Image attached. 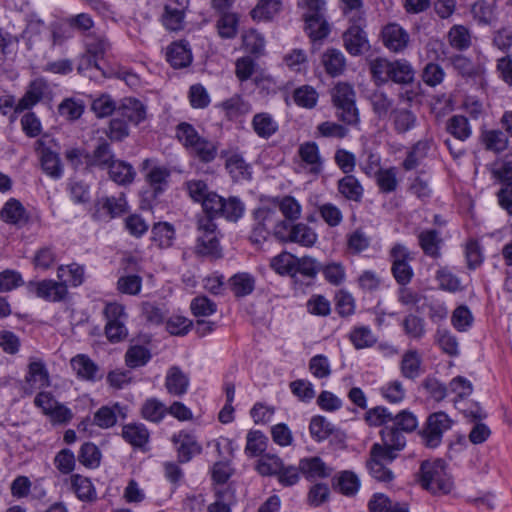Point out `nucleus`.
I'll use <instances>...</instances> for the list:
<instances>
[{"label": "nucleus", "mask_w": 512, "mask_h": 512, "mask_svg": "<svg viewBox=\"0 0 512 512\" xmlns=\"http://www.w3.org/2000/svg\"><path fill=\"white\" fill-rule=\"evenodd\" d=\"M299 470L308 480L326 478L332 473V468L317 456L301 459L299 461Z\"/></svg>", "instance_id": "nucleus-22"}, {"label": "nucleus", "mask_w": 512, "mask_h": 512, "mask_svg": "<svg viewBox=\"0 0 512 512\" xmlns=\"http://www.w3.org/2000/svg\"><path fill=\"white\" fill-rule=\"evenodd\" d=\"M331 99L336 108V117L345 125L358 126L359 110L356 107V92L347 82H338L331 90Z\"/></svg>", "instance_id": "nucleus-2"}, {"label": "nucleus", "mask_w": 512, "mask_h": 512, "mask_svg": "<svg viewBox=\"0 0 512 512\" xmlns=\"http://www.w3.org/2000/svg\"><path fill=\"white\" fill-rule=\"evenodd\" d=\"M336 488L345 496H354L360 488V480L352 471H342L336 478Z\"/></svg>", "instance_id": "nucleus-49"}, {"label": "nucleus", "mask_w": 512, "mask_h": 512, "mask_svg": "<svg viewBox=\"0 0 512 512\" xmlns=\"http://www.w3.org/2000/svg\"><path fill=\"white\" fill-rule=\"evenodd\" d=\"M49 386L50 376L45 363L40 359H31L25 376L24 392L31 395Z\"/></svg>", "instance_id": "nucleus-11"}, {"label": "nucleus", "mask_w": 512, "mask_h": 512, "mask_svg": "<svg viewBox=\"0 0 512 512\" xmlns=\"http://www.w3.org/2000/svg\"><path fill=\"white\" fill-rule=\"evenodd\" d=\"M151 240L161 249L169 248L175 240L174 226L168 222H159L153 225Z\"/></svg>", "instance_id": "nucleus-33"}, {"label": "nucleus", "mask_w": 512, "mask_h": 512, "mask_svg": "<svg viewBox=\"0 0 512 512\" xmlns=\"http://www.w3.org/2000/svg\"><path fill=\"white\" fill-rule=\"evenodd\" d=\"M306 23V31L309 37L316 41L321 40L328 36L330 32L329 24L327 23L325 16L304 18Z\"/></svg>", "instance_id": "nucleus-53"}, {"label": "nucleus", "mask_w": 512, "mask_h": 512, "mask_svg": "<svg viewBox=\"0 0 512 512\" xmlns=\"http://www.w3.org/2000/svg\"><path fill=\"white\" fill-rule=\"evenodd\" d=\"M381 395L390 403H400L406 396V390L400 380H392L380 389Z\"/></svg>", "instance_id": "nucleus-62"}, {"label": "nucleus", "mask_w": 512, "mask_h": 512, "mask_svg": "<svg viewBox=\"0 0 512 512\" xmlns=\"http://www.w3.org/2000/svg\"><path fill=\"white\" fill-rule=\"evenodd\" d=\"M71 367L81 379L95 381L100 378L98 366L84 354H78L73 357L71 359Z\"/></svg>", "instance_id": "nucleus-27"}, {"label": "nucleus", "mask_w": 512, "mask_h": 512, "mask_svg": "<svg viewBox=\"0 0 512 512\" xmlns=\"http://www.w3.org/2000/svg\"><path fill=\"white\" fill-rule=\"evenodd\" d=\"M389 120L393 131L398 135L414 130L419 124L416 113L408 107L393 108L389 114Z\"/></svg>", "instance_id": "nucleus-16"}, {"label": "nucleus", "mask_w": 512, "mask_h": 512, "mask_svg": "<svg viewBox=\"0 0 512 512\" xmlns=\"http://www.w3.org/2000/svg\"><path fill=\"white\" fill-rule=\"evenodd\" d=\"M167 413L165 405L156 398L147 399L142 408V417L150 422H160Z\"/></svg>", "instance_id": "nucleus-52"}, {"label": "nucleus", "mask_w": 512, "mask_h": 512, "mask_svg": "<svg viewBox=\"0 0 512 512\" xmlns=\"http://www.w3.org/2000/svg\"><path fill=\"white\" fill-rule=\"evenodd\" d=\"M166 58L174 68H183L190 65L192 53L186 42H174L167 48Z\"/></svg>", "instance_id": "nucleus-26"}, {"label": "nucleus", "mask_w": 512, "mask_h": 512, "mask_svg": "<svg viewBox=\"0 0 512 512\" xmlns=\"http://www.w3.org/2000/svg\"><path fill=\"white\" fill-rule=\"evenodd\" d=\"M142 170L146 171L145 180L154 194L162 193L168 184L171 175L170 170L165 166L153 164L151 159H145L142 162Z\"/></svg>", "instance_id": "nucleus-15"}, {"label": "nucleus", "mask_w": 512, "mask_h": 512, "mask_svg": "<svg viewBox=\"0 0 512 512\" xmlns=\"http://www.w3.org/2000/svg\"><path fill=\"white\" fill-rule=\"evenodd\" d=\"M197 250L202 255L220 256V245L216 224L210 217H200L197 222Z\"/></svg>", "instance_id": "nucleus-7"}, {"label": "nucleus", "mask_w": 512, "mask_h": 512, "mask_svg": "<svg viewBox=\"0 0 512 512\" xmlns=\"http://www.w3.org/2000/svg\"><path fill=\"white\" fill-rule=\"evenodd\" d=\"M297 154L300 158L299 168L306 174L317 177L323 171V159L316 142L307 141L299 145Z\"/></svg>", "instance_id": "nucleus-10"}, {"label": "nucleus", "mask_w": 512, "mask_h": 512, "mask_svg": "<svg viewBox=\"0 0 512 512\" xmlns=\"http://www.w3.org/2000/svg\"><path fill=\"white\" fill-rule=\"evenodd\" d=\"M85 109L84 102L80 99L65 98L58 106V113L69 121L79 119Z\"/></svg>", "instance_id": "nucleus-51"}, {"label": "nucleus", "mask_w": 512, "mask_h": 512, "mask_svg": "<svg viewBox=\"0 0 512 512\" xmlns=\"http://www.w3.org/2000/svg\"><path fill=\"white\" fill-rule=\"evenodd\" d=\"M453 420L443 411L434 412L428 416L421 433L425 446L435 448L442 442L443 434L450 430Z\"/></svg>", "instance_id": "nucleus-6"}, {"label": "nucleus", "mask_w": 512, "mask_h": 512, "mask_svg": "<svg viewBox=\"0 0 512 512\" xmlns=\"http://www.w3.org/2000/svg\"><path fill=\"white\" fill-rule=\"evenodd\" d=\"M338 191L347 200L360 202L363 197V187L353 175H346L338 181Z\"/></svg>", "instance_id": "nucleus-36"}, {"label": "nucleus", "mask_w": 512, "mask_h": 512, "mask_svg": "<svg viewBox=\"0 0 512 512\" xmlns=\"http://www.w3.org/2000/svg\"><path fill=\"white\" fill-rule=\"evenodd\" d=\"M128 122L116 112L110 120L108 130L106 132L108 138L112 141H121L129 135Z\"/></svg>", "instance_id": "nucleus-64"}, {"label": "nucleus", "mask_w": 512, "mask_h": 512, "mask_svg": "<svg viewBox=\"0 0 512 512\" xmlns=\"http://www.w3.org/2000/svg\"><path fill=\"white\" fill-rule=\"evenodd\" d=\"M229 285L236 297H244L254 290L255 279L249 273H237L229 279Z\"/></svg>", "instance_id": "nucleus-40"}, {"label": "nucleus", "mask_w": 512, "mask_h": 512, "mask_svg": "<svg viewBox=\"0 0 512 512\" xmlns=\"http://www.w3.org/2000/svg\"><path fill=\"white\" fill-rule=\"evenodd\" d=\"M226 169L236 181L249 179L251 176L250 166L239 154H232L227 158Z\"/></svg>", "instance_id": "nucleus-47"}, {"label": "nucleus", "mask_w": 512, "mask_h": 512, "mask_svg": "<svg viewBox=\"0 0 512 512\" xmlns=\"http://www.w3.org/2000/svg\"><path fill=\"white\" fill-rule=\"evenodd\" d=\"M309 432L314 440L320 442L327 439L334 432V425L325 417L317 415L310 421Z\"/></svg>", "instance_id": "nucleus-50"}, {"label": "nucleus", "mask_w": 512, "mask_h": 512, "mask_svg": "<svg viewBox=\"0 0 512 512\" xmlns=\"http://www.w3.org/2000/svg\"><path fill=\"white\" fill-rule=\"evenodd\" d=\"M392 426H385L382 430L391 429L405 438L403 433L413 432L418 427L417 417L408 410H403L392 417Z\"/></svg>", "instance_id": "nucleus-37"}, {"label": "nucleus", "mask_w": 512, "mask_h": 512, "mask_svg": "<svg viewBox=\"0 0 512 512\" xmlns=\"http://www.w3.org/2000/svg\"><path fill=\"white\" fill-rule=\"evenodd\" d=\"M45 85L41 81H33L23 97L15 105V113L29 110L35 106L43 97Z\"/></svg>", "instance_id": "nucleus-34"}, {"label": "nucleus", "mask_w": 512, "mask_h": 512, "mask_svg": "<svg viewBox=\"0 0 512 512\" xmlns=\"http://www.w3.org/2000/svg\"><path fill=\"white\" fill-rule=\"evenodd\" d=\"M30 292L34 293L38 298L49 302H60L64 300L68 294V288L65 283L51 279H44L28 284Z\"/></svg>", "instance_id": "nucleus-12"}, {"label": "nucleus", "mask_w": 512, "mask_h": 512, "mask_svg": "<svg viewBox=\"0 0 512 512\" xmlns=\"http://www.w3.org/2000/svg\"><path fill=\"white\" fill-rule=\"evenodd\" d=\"M116 112L128 123L138 125L146 118V107L135 98H125Z\"/></svg>", "instance_id": "nucleus-23"}, {"label": "nucleus", "mask_w": 512, "mask_h": 512, "mask_svg": "<svg viewBox=\"0 0 512 512\" xmlns=\"http://www.w3.org/2000/svg\"><path fill=\"white\" fill-rule=\"evenodd\" d=\"M381 35L384 46L395 53L402 52L410 41L407 31L397 23L385 25Z\"/></svg>", "instance_id": "nucleus-14"}, {"label": "nucleus", "mask_w": 512, "mask_h": 512, "mask_svg": "<svg viewBox=\"0 0 512 512\" xmlns=\"http://www.w3.org/2000/svg\"><path fill=\"white\" fill-rule=\"evenodd\" d=\"M277 239L283 242H293L301 246L311 247L317 241L316 232L305 223L280 226L277 230Z\"/></svg>", "instance_id": "nucleus-9"}, {"label": "nucleus", "mask_w": 512, "mask_h": 512, "mask_svg": "<svg viewBox=\"0 0 512 512\" xmlns=\"http://www.w3.org/2000/svg\"><path fill=\"white\" fill-rule=\"evenodd\" d=\"M392 62L385 58H375L369 63V70L374 82L382 85L390 81Z\"/></svg>", "instance_id": "nucleus-45"}, {"label": "nucleus", "mask_w": 512, "mask_h": 512, "mask_svg": "<svg viewBox=\"0 0 512 512\" xmlns=\"http://www.w3.org/2000/svg\"><path fill=\"white\" fill-rule=\"evenodd\" d=\"M253 217L251 239L257 243L265 240L271 233L277 238V230L287 223L279 218L275 209L266 206L256 209Z\"/></svg>", "instance_id": "nucleus-4"}, {"label": "nucleus", "mask_w": 512, "mask_h": 512, "mask_svg": "<svg viewBox=\"0 0 512 512\" xmlns=\"http://www.w3.org/2000/svg\"><path fill=\"white\" fill-rule=\"evenodd\" d=\"M126 417L127 407H124L119 403H114L111 406L100 407L94 413L93 424L102 429H108L117 423L118 418L124 419Z\"/></svg>", "instance_id": "nucleus-19"}, {"label": "nucleus", "mask_w": 512, "mask_h": 512, "mask_svg": "<svg viewBox=\"0 0 512 512\" xmlns=\"http://www.w3.org/2000/svg\"><path fill=\"white\" fill-rule=\"evenodd\" d=\"M435 149V141L432 137H425L418 140L407 152V156L402 163L406 171L416 169L422 162L428 158Z\"/></svg>", "instance_id": "nucleus-13"}, {"label": "nucleus", "mask_w": 512, "mask_h": 512, "mask_svg": "<svg viewBox=\"0 0 512 512\" xmlns=\"http://www.w3.org/2000/svg\"><path fill=\"white\" fill-rule=\"evenodd\" d=\"M351 26L343 34V44L346 51L352 56L362 55L370 48L365 31L362 29L364 18H350Z\"/></svg>", "instance_id": "nucleus-8"}, {"label": "nucleus", "mask_w": 512, "mask_h": 512, "mask_svg": "<svg viewBox=\"0 0 512 512\" xmlns=\"http://www.w3.org/2000/svg\"><path fill=\"white\" fill-rule=\"evenodd\" d=\"M321 64L329 76L338 77L345 72L347 61L342 51L336 48H329L321 55Z\"/></svg>", "instance_id": "nucleus-21"}, {"label": "nucleus", "mask_w": 512, "mask_h": 512, "mask_svg": "<svg viewBox=\"0 0 512 512\" xmlns=\"http://www.w3.org/2000/svg\"><path fill=\"white\" fill-rule=\"evenodd\" d=\"M188 0H169L164 7L163 25L171 31H179L184 25L185 9Z\"/></svg>", "instance_id": "nucleus-17"}, {"label": "nucleus", "mask_w": 512, "mask_h": 512, "mask_svg": "<svg viewBox=\"0 0 512 512\" xmlns=\"http://www.w3.org/2000/svg\"><path fill=\"white\" fill-rule=\"evenodd\" d=\"M85 268L83 265L71 263L68 265H60L57 269V278L72 287H78L84 282Z\"/></svg>", "instance_id": "nucleus-29"}, {"label": "nucleus", "mask_w": 512, "mask_h": 512, "mask_svg": "<svg viewBox=\"0 0 512 512\" xmlns=\"http://www.w3.org/2000/svg\"><path fill=\"white\" fill-rule=\"evenodd\" d=\"M275 203L285 219L296 221L301 217L302 206L294 197L284 196L277 198Z\"/></svg>", "instance_id": "nucleus-54"}, {"label": "nucleus", "mask_w": 512, "mask_h": 512, "mask_svg": "<svg viewBox=\"0 0 512 512\" xmlns=\"http://www.w3.org/2000/svg\"><path fill=\"white\" fill-rule=\"evenodd\" d=\"M115 161L110 145L107 142H102L93 151L89 164L109 169L111 163Z\"/></svg>", "instance_id": "nucleus-57"}, {"label": "nucleus", "mask_w": 512, "mask_h": 512, "mask_svg": "<svg viewBox=\"0 0 512 512\" xmlns=\"http://www.w3.org/2000/svg\"><path fill=\"white\" fill-rule=\"evenodd\" d=\"M219 108L224 111L228 118H236L246 115L252 111L249 101L245 100L241 95L235 94L232 97L222 101Z\"/></svg>", "instance_id": "nucleus-32"}, {"label": "nucleus", "mask_w": 512, "mask_h": 512, "mask_svg": "<svg viewBox=\"0 0 512 512\" xmlns=\"http://www.w3.org/2000/svg\"><path fill=\"white\" fill-rule=\"evenodd\" d=\"M382 444L375 443L370 450L367 467L370 475L379 482L388 483L394 478L393 472L386 466L404 449L406 438L398 432L387 429L381 431Z\"/></svg>", "instance_id": "nucleus-1"}, {"label": "nucleus", "mask_w": 512, "mask_h": 512, "mask_svg": "<svg viewBox=\"0 0 512 512\" xmlns=\"http://www.w3.org/2000/svg\"><path fill=\"white\" fill-rule=\"evenodd\" d=\"M283 461L275 454L266 453L260 456L256 463V470L262 476L278 475L283 470Z\"/></svg>", "instance_id": "nucleus-43"}, {"label": "nucleus", "mask_w": 512, "mask_h": 512, "mask_svg": "<svg viewBox=\"0 0 512 512\" xmlns=\"http://www.w3.org/2000/svg\"><path fill=\"white\" fill-rule=\"evenodd\" d=\"M454 68L464 77L481 81L485 73L484 66L474 64L471 60L464 56H457L453 60Z\"/></svg>", "instance_id": "nucleus-39"}, {"label": "nucleus", "mask_w": 512, "mask_h": 512, "mask_svg": "<svg viewBox=\"0 0 512 512\" xmlns=\"http://www.w3.org/2000/svg\"><path fill=\"white\" fill-rule=\"evenodd\" d=\"M172 441L176 446L178 459L181 463L189 462L193 456L200 454L202 450L195 436L185 431L174 434Z\"/></svg>", "instance_id": "nucleus-18"}, {"label": "nucleus", "mask_w": 512, "mask_h": 512, "mask_svg": "<svg viewBox=\"0 0 512 512\" xmlns=\"http://www.w3.org/2000/svg\"><path fill=\"white\" fill-rule=\"evenodd\" d=\"M317 274L315 260L311 257H295L293 263V271L290 273V277L294 282H303V280H311Z\"/></svg>", "instance_id": "nucleus-31"}, {"label": "nucleus", "mask_w": 512, "mask_h": 512, "mask_svg": "<svg viewBox=\"0 0 512 512\" xmlns=\"http://www.w3.org/2000/svg\"><path fill=\"white\" fill-rule=\"evenodd\" d=\"M293 98L298 106L311 109L317 104L318 93L313 87L304 85L294 91Z\"/></svg>", "instance_id": "nucleus-61"}, {"label": "nucleus", "mask_w": 512, "mask_h": 512, "mask_svg": "<svg viewBox=\"0 0 512 512\" xmlns=\"http://www.w3.org/2000/svg\"><path fill=\"white\" fill-rule=\"evenodd\" d=\"M391 79L397 84H409L414 80L415 72L411 64L406 60H395L392 62Z\"/></svg>", "instance_id": "nucleus-46"}, {"label": "nucleus", "mask_w": 512, "mask_h": 512, "mask_svg": "<svg viewBox=\"0 0 512 512\" xmlns=\"http://www.w3.org/2000/svg\"><path fill=\"white\" fill-rule=\"evenodd\" d=\"M280 0H259L252 10V17L258 20H270L280 10Z\"/></svg>", "instance_id": "nucleus-60"}, {"label": "nucleus", "mask_w": 512, "mask_h": 512, "mask_svg": "<svg viewBox=\"0 0 512 512\" xmlns=\"http://www.w3.org/2000/svg\"><path fill=\"white\" fill-rule=\"evenodd\" d=\"M117 106L112 97L108 94H102L95 98L91 104V109L98 118H104L116 113Z\"/></svg>", "instance_id": "nucleus-63"}, {"label": "nucleus", "mask_w": 512, "mask_h": 512, "mask_svg": "<svg viewBox=\"0 0 512 512\" xmlns=\"http://www.w3.org/2000/svg\"><path fill=\"white\" fill-rule=\"evenodd\" d=\"M350 342L357 350L366 349L377 343V335L367 325L354 326L348 336Z\"/></svg>", "instance_id": "nucleus-28"}, {"label": "nucleus", "mask_w": 512, "mask_h": 512, "mask_svg": "<svg viewBox=\"0 0 512 512\" xmlns=\"http://www.w3.org/2000/svg\"><path fill=\"white\" fill-rule=\"evenodd\" d=\"M104 315L106 319L105 334L108 340L113 343L124 340L128 335L125 325L127 313L124 306L116 302L107 303Z\"/></svg>", "instance_id": "nucleus-5"}, {"label": "nucleus", "mask_w": 512, "mask_h": 512, "mask_svg": "<svg viewBox=\"0 0 512 512\" xmlns=\"http://www.w3.org/2000/svg\"><path fill=\"white\" fill-rule=\"evenodd\" d=\"M108 171L111 180L119 185L131 184L136 175L133 166L122 160L112 162Z\"/></svg>", "instance_id": "nucleus-35"}, {"label": "nucleus", "mask_w": 512, "mask_h": 512, "mask_svg": "<svg viewBox=\"0 0 512 512\" xmlns=\"http://www.w3.org/2000/svg\"><path fill=\"white\" fill-rule=\"evenodd\" d=\"M41 167L53 179H60L63 175V166L59 155L48 148L42 150Z\"/></svg>", "instance_id": "nucleus-38"}, {"label": "nucleus", "mask_w": 512, "mask_h": 512, "mask_svg": "<svg viewBox=\"0 0 512 512\" xmlns=\"http://www.w3.org/2000/svg\"><path fill=\"white\" fill-rule=\"evenodd\" d=\"M190 379L179 366H171L166 373L165 387L174 396L184 395L189 388Z\"/></svg>", "instance_id": "nucleus-20"}, {"label": "nucleus", "mask_w": 512, "mask_h": 512, "mask_svg": "<svg viewBox=\"0 0 512 512\" xmlns=\"http://www.w3.org/2000/svg\"><path fill=\"white\" fill-rule=\"evenodd\" d=\"M421 485L433 494H447L452 490L453 481L442 459L427 460L421 464Z\"/></svg>", "instance_id": "nucleus-3"}, {"label": "nucleus", "mask_w": 512, "mask_h": 512, "mask_svg": "<svg viewBox=\"0 0 512 512\" xmlns=\"http://www.w3.org/2000/svg\"><path fill=\"white\" fill-rule=\"evenodd\" d=\"M70 481L72 490L79 500L92 502L97 499L96 489L89 478L80 474H73Z\"/></svg>", "instance_id": "nucleus-30"}, {"label": "nucleus", "mask_w": 512, "mask_h": 512, "mask_svg": "<svg viewBox=\"0 0 512 512\" xmlns=\"http://www.w3.org/2000/svg\"><path fill=\"white\" fill-rule=\"evenodd\" d=\"M446 130L460 141L467 140L471 135V127L466 117L454 115L447 121Z\"/></svg>", "instance_id": "nucleus-48"}, {"label": "nucleus", "mask_w": 512, "mask_h": 512, "mask_svg": "<svg viewBox=\"0 0 512 512\" xmlns=\"http://www.w3.org/2000/svg\"><path fill=\"white\" fill-rule=\"evenodd\" d=\"M399 368L404 378L410 380L418 378L423 372L420 353L415 349L405 351L402 355Z\"/></svg>", "instance_id": "nucleus-24"}, {"label": "nucleus", "mask_w": 512, "mask_h": 512, "mask_svg": "<svg viewBox=\"0 0 512 512\" xmlns=\"http://www.w3.org/2000/svg\"><path fill=\"white\" fill-rule=\"evenodd\" d=\"M267 445L266 436L258 430L249 431L246 437L245 452L249 456H261Z\"/></svg>", "instance_id": "nucleus-58"}, {"label": "nucleus", "mask_w": 512, "mask_h": 512, "mask_svg": "<svg viewBox=\"0 0 512 512\" xmlns=\"http://www.w3.org/2000/svg\"><path fill=\"white\" fill-rule=\"evenodd\" d=\"M418 239L425 254L432 257L439 256V244L441 242V238L436 230H424L419 234Z\"/></svg>", "instance_id": "nucleus-55"}, {"label": "nucleus", "mask_w": 512, "mask_h": 512, "mask_svg": "<svg viewBox=\"0 0 512 512\" xmlns=\"http://www.w3.org/2000/svg\"><path fill=\"white\" fill-rule=\"evenodd\" d=\"M0 218L12 225H17L25 219V208L16 199H9L0 210Z\"/></svg>", "instance_id": "nucleus-41"}, {"label": "nucleus", "mask_w": 512, "mask_h": 512, "mask_svg": "<svg viewBox=\"0 0 512 512\" xmlns=\"http://www.w3.org/2000/svg\"><path fill=\"white\" fill-rule=\"evenodd\" d=\"M122 436L134 447L144 446L149 439V432L143 424H128L122 429Z\"/></svg>", "instance_id": "nucleus-44"}, {"label": "nucleus", "mask_w": 512, "mask_h": 512, "mask_svg": "<svg viewBox=\"0 0 512 512\" xmlns=\"http://www.w3.org/2000/svg\"><path fill=\"white\" fill-rule=\"evenodd\" d=\"M251 126L255 134L262 139L271 138L279 129L278 122L268 112L256 113L251 120Z\"/></svg>", "instance_id": "nucleus-25"}, {"label": "nucleus", "mask_w": 512, "mask_h": 512, "mask_svg": "<svg viewBox=\"0 0 512 512\" xmlns=\"http://www.w3.org/2000/svg\"><path fill=\"white\" fill-rule=\"evenodd\" d=\"M78 460L85 467L96 468L100 465L101 452L95 444L85 443L80 448Z\"/></svg>", "instance_id": "nucleus-59"}, {"label": "nucleus", "mask_w": 512, "mask_h": 512, "mask_svg": "<svg viewBox=\"0 0 512 512\" xmlns=\"http://www.w3.org/2000/svg\"><path fill=\"white\" fill-rule=\"evenodd\" d=\"M245 206L243 202L237 197L224 198L223 207L219 217H223L228 221L236 222L244 214Z\"/></svg>", "instance_id": "nucleus-56"}, {"label": "nucleus", "mask_w": 512, "mask_h": 512, "mask_svg": "<svg viewBox=\"0 0 512 512\" xmlns=\"http://www.w3.org/2000/svg\"><path fill=\"white\" fill-rule=\"evenodd\" d=\"M190 154L204 163L212 162L217 155V146L214 142L200 137L189 149Z\"/></svg>", "instance_id": "nucleus-42"}]
</instances>
